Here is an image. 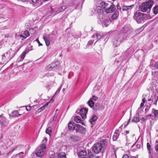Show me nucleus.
I'll return each instance as SVG.
<instances>
[{
  "instance_id": "29",
  "label": "nucleus",
  "mask_w": 158,
  "mask_h": 158,
  "mask_svg": "<svg viewBox=\"0 0 158 158\" xmlns=\"http://www.w3.org/2000/svg\"><path fill=\"white\" fill-rule=\"evenodd\" d=\"M118 10H116L112 15V18L113 19H115L118 16Z\"/></svg>"
},
{
  "instance_id": "45",
  "label": "nucleus",
  "mask_w": 158,
  "mask_h": 158,
  "mask_svg": "<svg viewBox=\"0 0 158 158\" xmlns=\"http://www.w3.org/2000/svg\"><path fill=\"white\" fill-rule=\"evenodd\" d=\"M11 158H22V156H20V154H17L12 157Z\"/></svg>"
},
{
  "instance_id": "28",
  "label": "nucleus",
  "mask_w": 158,
  "mask_h": 158,
  "mask_svg": "<svg viewBox=\"0 0 158 158\" xmlns=\"http://www.w3.org/2000/svg\"><path fill=\"white\" fill-rule=\"evenodd\" d=\"M153 13L155 15H156L158 13V5H156L152 8Z\"/></svg>"
},
{
  "instance_id": "13",
  "label": "nucleus",
  "mask_w": 158,
  "mask_h": 158,
  "mask_svg": "<svg viewBox=\"0 0 158 158\" xmlns=\"http://www.w3.org/2000/svg\"><path fill=\"white\" fill-rule=\"evenodd\" d=\"M95 12L98 13H102L103 12L102 7L99 2H98L95 7L94 8Z\"/></svg>"
},
{
  "instance_id": "9",
  "label": "nucleus",
  "mask_w": 158,
  "mask_h": 158,
  "mask_svg": "<svg viewBox=\"0 0 158 158\" xmlns=\"http://www.w3.org/2000/svg\"><path fill=\"white\" fill-rule=\"evenodd\" d=\"M88 110L85 108H83L80 110L77 109L76 111V113L80 114L83 119H85L86 117V114Z\"/></svg>"
},
{
  "instance_id": "19",
  "label": "nucleus",
  "mask_w": 158,
  "mask_h": 158,
  "mask_svg": "<svg viewBox=\"0 0 158 158\" xmlns=\"http://www.w3.org/2000/svg\"><path fill=\"white\" fill-rule=\"evenodd\" d=\"M78 156L80 158L87 156V153L85 151L82 150L79 152L78 154Z\"/></svg>"
},
{
  "instance_id": "4",
  "label": "nucleus",
  "mask_w": 158,
  "mask_h": 158,
  "mask_svg": "<svg viewBox=\"0 0 158 158\" xmlns=\"http://www.w3.org/2000/svg\"><path fill=\"white\" fill-rule=\"evenodd\" d=\"M14 56V52L10 49L2 55L1 62L2 64H6Z\"/></svg>"
},
{
  "instance_id": "7",
  "label": "nucleus",
  "mask_w": 158,
  "mask_h": 158,
  "mask_svg": "<svg viewBox=\"0 0 158 158\" xmlns=\"http://www.w3.org/2000/svg\"><path fill=\"white\" fill-rule=\"evenodd\" d=\"M134 6V5L128 6H123L121 8L118 4L117 8L118 9L120 10L122 9L123 11H126L127 15H129L131 13V10L133 8Z\"/></svg>"
},
{
  "instance_id": "3",
  "label": "nucleus",
  "mask_w": 158,
  "mask_h": 158,
  "mask_svg": "<svg viewBox=\"0 0 158 158\" xmlns=\"http://www.w3.org/2000/svg\"><path fill=\"white\" fill-rule=\"evenodd\" d=\"M154 2L152 0H149L143 3L139 6V10L143 12H149L153 5Z\"/></svg>"
},
{
  "instance_id": "32",
  "label": "nucleus",
  "mask_w": 158,
  "mask_h": 158,
  "mask_svg": "<svg viewBox=\"0 0 158 158\" xmlns=\"http://www.w3.org/2000/svg\"><path fill=\"white\" fill-rule=\"evenodd\" d=\"M70 138L71 139H72L74 141L78 140L79 139L78 136L75 135H72L71 136Z\"/></svg>"
},
{
  "instance_id": "63",
  "label": "nucleus",
  "mask_w": 158,
  "mask_h": 158,
  "mask_svg": "<svg viewBox=\"0 0 158 158\" xmlns=\"http://www.w3.org/2000/svg\"><path fill=\"white\" fill-rule=\"evenodd\" d=\"M143 29V27H141L138 30L139 31H141Z\"/></svg>"
},
{
  "instance_id": "52",
  "label": "nucleus",
  "mask_w": 158,
  "mask_h": 158,
  "mask_svg": "<svg viewBox=\"0 0 158 158\" xmlns=\"http://www.w3.org/2000/svg\"><path fill=\"white\" fill-rule=\"evenodd\" d=\"M144 103L142 102L140 105V107L139 108V109L140 108H141L144 106Z\"/></svg>"
},
{
  "instance_id": "17",
  "label": "nucleus",
  "mask_w": 158,
  "mask_h": 158,
  "mask_svg": "<svg viewBox=\"0 0 158 158\" xmlns=\"http://www.w3.org/2000/svg\"><path fill=\"white\" fill-rule=\"evenodd\" d=\"M74 121L77 123H81L82 125H85V123L84 122H81L82 120L80 116H75L74 118Z\"/></svg>"
},
{
  "instance_id": "20",
  "label": "nucleus",
  "mask_w": 158,
  "mask_h": 158,
  "mask_svg": "<svg viewBox=\"0 0 158 158\" xmlns=\"http://www.w3.org/2000/svg\"><path fill=\"white\" fill-rule=\"evenodd\" d=\"M119 135V132L118 131H115L113 137V141H116Z\"/></svg>"
},
{
  "instance_id": "48",
  "label": "nucleus",
  "mask_w": 158,
  "mask_h": 158,
  "mask_svg": "<svg viewBox=\"0 0 158 158\" xmlns=\"http://www.w3.org/2000/svg\"><path fill=\"white\" fill-rule=\"evenodd\" d=\"M91 98H92V100H93L94 101H96L97 100L98 98L94 95Z\"/></svg>"
},
{
  "instance_id": "54",
  "label": "nucleus",
  "mask_w": 158,
  "mask_h": 158,
  "mask_svg": "<svg viewBox=\"0 0 158 158\" xmlns=\"http://www.w3.org/2000/svg\"><path fill=\"white\" fill-rule=\"evenodd\" d=\"M148 153V157L149 158H153L151 154V152H150V153Z\"/></svg>"
},
{
  "instance_id": "30",
  "label": "nucleus",
  "mask_w": 158,
  "mask_h": 158,
  "mask_svg": "<svg viewBox=\"0 0 158 158\" xmlns=\"http://www.w3.org/2000/svg\"><path fill=\"white\" fill-rule=\"evenodd\" d=\"M66 157V155L64 152H61L58 154V158H64Z\"/></svg>"
},
{
  "instance_id": "61",
  "label": "nucleus",
  "mask_w": 158,
  "mask_h": 158,
  "mask_svg": "<svg viewBox=\"0 0 158 158\" xmlns=\"http://www.w3.org/2000/svg\"><path fill=\"white\" fill-rule=\"evenodd\" d=\"M155 150L157 152H158V144L156 146Z\"/></svg>"
},
{
  "instance_id": "12",
  "label": "nucleus",
  "mask_w": 158,
  "mask_h": 158,
  "mask_svg": "<svg viewBox=\"0 0 158 158\" xmlns=\"http://www.w3.org/2000/svg\"><path fill=\"white\" fill-rule=\"evenodd\" d=\"M115 6L113 4H111L106 9L105 11L107 13H110L113 12L115 10Z\"/></svg>"
},
{
  "instance_id": "8",
  "label": "nucleus",
  "mask_w": 158,
  "mask_h": 158,
  "mask_svg": "<svg viewBox=\"0 0 158 158\" xmlns=\"http://www.w3.org/2000/svg\"><path fill=\"white\" fill-rule=\"evenodd\" d=\"M101 15L102 18L100 19L98 21V22L99 23H101L103 26L106 27L111 22L107 17L104 16L102 15Z\"/></svg>"
},
{
  "instance_id": "10",
  "label": "nucleus",
  "mask_w": 158,
  "mask_h": 158,
  "mask_svg": "<svg viewBox=\"0 0 158 158\" xmlns=\"http://www.w3.org/2000/svg\"><path fill=\"white\" fill-rule=\"evenodd\" d=\"M0 125L2 127L6 126L9 124L8 121L6 119L3 114L0 116Z\"/></svg>"
},
{
  "instance_id": "55",
  "label": "nucleus",
  "mask_w": 158,
  "mask_h": 158,
  "mask_svg": "<svg viewBox=\"0 0 158 158\" xmlns=\"http://www.w3.org/2000/svg\"><path fill=\"white\" fill-rule=\"evenodd\" d=\"M56 116L55 115L53 117V118L52 122H53L54 121H56Z\"/></svg>"
},
{
  "instance_id": "16",
  "label": "nucleus",
  "mask_w": 158,
  "mask_h": 158,
  "mask_svg": "<svg viewBox=\"0 0 158 158\" xmlns=\"http://www.w3.org/2000/svg\"><path fill=\"white\" fill-rule=\"evenodd\" d=\"M102 36L103 35L102 33L99 32H98L96 33L95 34H94L92 35V38H96V39H97V40H98L101 39L102 37Z\"/></svg>"
},
{
  "instance_id": "41",
  "label": "nucleus",
  "mask_w": 158,
  "mask_h": 158,
  "mask_svg": "<svg viewBox=\"0 0 158 158\" xmlns=\"http://www.w3.org/2000/svg\"><path fill=\"white\" fill-rule=\"evenodd\" d=\"M152 74L154 78H157L158 77V72H152Z\"/></svg>"
},
{
  "instance_id": "1",
  "label": "nucleus",
  "mask_w": 158,
  "mask_h": 158,
  "mask_svg": "<svg viewBox=\"0 0 158 158\" xmlns=\"http://www.w3.org/2000/svg\"><path fill=\"white\" fill-rule=\"evenodd\" d=\"M128 28L127 27H124L122 29V31L123 33L120 34L117 37L113 39V44L114 47L119 46L121 42L126 38V33L128 32Z\"/></svg>"
},
{
  "instance_id": "42",
  "label": "nucleus",
  "mask_w": 158,
  "mask_h": 158,
  "mask_svg": "<svg viewBox=\"0 0 158 158\" xmlns=\"http://www.w3.org/2000/svg\"><path fill=\"white\" fill-rule=\"evenodd\" d=\"M141 143L139 142L138 143H136L133 145V146L135 145L136 148L138 149L140 148H141Z\"/></svg>"
},
{
  "instance_id": "11",
  "label": "nucleus",
  "mask_w": 158,
  "mask_h": 158,
  "mask_svg": "<svg viewBox=\"0 0 158 158\" xmlns=\"http://www.w3.org/2000/svg\"><path fill=\"white\" fill-rule=\"evenodd\" d=\"M76 131L77 132H79L82 134H85L86 132V129L83 127L78 124H76Z\"/></svg>"
},
{
  "instance_id": "40",
  "label": "nucleus",
  "mask_w": 158,
  "mask_h": 158,
  "mask_svg": "<svg viewBox=\"0 0 158 158\" xmlns=\"http://www.w3.org/2000/svg\"><path fill=\"white\" fill-rule=\"evenodd\" d=\"M147 148L148 150V152L150 153V152L151 151V146L149 143H147Z\"/></svg>"
},
{
  "instance_id": "47",
  "label": "nucleus",
  "mask_w": 158,
  "mask_h": 158,
  "mask_svg": "<svg viewBox=\"0 0 158 158\" xmlns=\"http://www.w3.org/2000/svg\"><path fill=\"white\" fill-rule=\"evenodd\" d=\"M52 84L51 83V84H50L49 83H48V84L46 86V87L48 89V90H49L50 89V87L52 86Z\"/></svg>"
},
{
  "instance_id": "51",
  "label": "nucleus",
  "mask_w": 158,
  "mask_h": 158,
  "mask_svg": "<svg viewBox=\"0 0 158 158\" xmlns=\"http://www.w3.org/2000/svg\"><path fill=\"white\" fill-rule=\"evenodd\" d=\"M93 42L92 41H89L87 44L88 45H92L93 44Z\"/></svg>"
},
{
  "instance_id": "43",
  "label": "nucleus",
  "mask_w": 158,
  "mask_h": 158,
  "mask_svg": "<svg viewBox=\"0 0 158 158\" xmlns=\"http://www.w3.org/2000/svg\"><path fill=\"white\" fill-rule=\"evenodd\" d=\"M88 155L87 156L88 158H93L94 157L92 153L91 152L88 153Z\"/></svg>"
},
{
  "instance_id": "57",
  "label": "nucleus",
  "mask_w": 158,
  "mask_h": 158,
  "mask_svg": "<svg viewBox=\"0 0 158 158\" xmlns=\"http://www.w3.org/2000/svg\"><path fill=\"white\" fill-rule=\"evenodd\" d=\"M141 120L143 122L145 121V118L142 117L141 118Z\"/></svg>"
},
{
  "instance_id": "38",
  "label": "nucleus",
  "mask_w": 158,
  "mask_h": 158,
  "mask_svg": "<svg viewBox=\"0 0 158 158\" xmlns=\"http://www.w3.org/2000/svg\"><path fill=\"white\" fill-rule=\"evenodd\" d=\"M23 35L26 37H28L30 36L29 33L27 30H26L24 31Z\"/></svg>"
},
{
  "instance_id": "2",
  "label": "nucleus",
  "mask_w": 158,
  "mask_h": 158,
  "mask_svg": "<svg viewBox=\"0 0 158 158\" xmlns=\"http://www.w3.org/2000/svg\"><path fill=\"white\" fill-rule=\"evenodd\" d=\"M107 144V141L106 139H101L98 143L94 145L93 151L94 153L97 154L100 152L103 153L104 151L105 146Z\"/></svg>"
},
{
  "instance_id": "14",
  "label": "nucleus",
  "mask_w": 158,
  "mask_h": 158,
  "mask_svg": "<svg viewBox=\"0 0 158 158\" xmlns=\"http://www.w3.org/2000/svg\"><path fill=\"white\" fill-rule=\"evenodd\" d=\"M67 7L66 6H64L62 7L58 6L56 7L54 11H55L56 14H58L60 12L63 11Z\"/></svg>"
},
{
  "instance_id": "24",
  "label": "nucleus",
  "mask_w": 158,
  "mask_h": 158,
  "mask_svg": "<svg viewBox=\"0 0 158 158\" xmlns=\"http://www.w3.org/2000/svg\"><path fill=\"white\" fill-rule=\"evenodd\" d=\"M100 4L101 6L102 7L103 9H104L106 10V9L108 7V3L104 2H98Z\"/></svg>"
},
{
  "instance_id": "26",
  "label": "nucleus",
  "mask_w": 158,
  "mask_h": 158,
  "mask_svg": "<svg viewBox=\"0 0 158 158\" xmlns=\"http://www.w3.org/2000/svg\"><path fill=\"white\" fill-rule=\"evenodd\" d=\"M11 115L13 117L20 116L21 115V114H18V110H15L13 111L11 113Z\"/></svg>"
},
{
  "instance_id": "23",
  "label": "nucleus",
  "mask_w": 158,
  "mask_h": 158,
  "mask_svg": "<svg viewBox=\"0 0 158 158\" xmlns=\"http://www.w3.org/2000/svg\"><path fill=\"white\" fill-rule=\"evenodd\" d=\"M97 119V117L95 115H93L92 116V118L90 119V122L92 125H94L95 124Z\"/></svg>"
},
{
  "instance_id": "60",
  "label": "nucleus",
  "mask_w": 158,
  "mask_h": 158,
  "mask_svg": "<svg viewBox=\"0 0 158 158\" xmlns=\"http://www.w3.org/2000/svg\"><path fill=\"white\" fill-rule=\"evenodd\" d=\"M61 89V88H59V89H58L56 91V93H59L60 90Z\"/></svg>"
},
{
  "instance_id": "22",
  "label": "nucleus",
  "mask_w": 158,
  "mask_h": 158,
  "mask_svg": "<svg viewBox=\"0 0 158 158\" xmlns=\"http://www.w3.org/2000/svg\"><path fill=\"white\" fill-rule=\"evenodd\" d=\"M152 112L154 116V118L155 119H158V110H156L154 109H152Z\"/></svg>"
},
{
  "instance_id": "36",
  "label": "nucleus",
  "mask_w": 158,
  "mask_h": 158,
  "mask_svg": "<svg viewBox=\"0 0 158 158\" xmlns=\"http://www.w3.org/2000/svg\"><path fill=\"white\" fill-rule=\"evenodd\" d=\"M112 154L111 156L113 158H117L116 151L114 149L113 151H112Z\"/></svg>"
},
{
  "instance_id": "18",
  "label": "nucleus",
  "mask_w": 158,
  "mask_h": 158,
  "mask_svg": "<svg viewBox=\"0 0 158 158\" xmlns=\"http://www.w3.org/2000/svg\"><path fill=\"white\" fill-rule=\"evenodd\" d=\"M48 103H46L45 105H44L43 106L40 107L39 109H38L36 111L35 114H37L44 110L45 109V107H46L48 106Z\"/></svg>"
},
{
  "instance_id": "21",
  "label": "nucleus",
  "mask_w": 158,
  "mask_h": 158,
  "mask_svg": "<svg viewBox=\"0 0 158 158\" xmlns=\"http://www.w3.org/2000/svg\"><path fill=\"white\" fill-rule=\"evenodd\" d=\"M26 53L25 52H23L21 55L18 58L17 60L19 62L22 61L25 56Z\"/></svg>"
},
{
  "instance_id": "46",
  "label": "nucleus",
  "mask_w": 158,
  "mask_h": 158,
  "mask_svg": "<svg viewBox=\"0 0 158 158\" xmlns=\"http://www.w3.org/2000/svg\"><path fill=\"white\" fill-rule=\"evenodd\" d=\"M158 99V97H157V98L156 97H155V98H154V97L153 98H152V102H153L154 101V100L155 101V102L154 103V104H156V102H157Z\"/></svg>"
},
{
  "instance_id": "50",
  "label": "nucleus",
  "mask_w": 158,
  "mask_h": 158,
  "mask_svg": "<svg viewBox=\"0 0 158 158\" xmlns=\"http://www.w3.org/2000/svg\"><path fill=\"white\" fill-rule=\"evenodd\" d=\"M31 107L30 106H27L26 107V109L27 111H29L31 110Z\"/></svg>"
},
{
  "instance_id": "62",
  "label": "nucleus",
  "mask_w": 158,
  "mask_h": 158,
  "mask_svg": "<svg viewBox=\"0 0 158 158\" xmlns=\"http://www.w3.org/2000/svg\"><path fill=\"white\" fill-rule=\"evenodd\" d=\"M146 101V100L145 98H143L142 99V102L145 103Z\"/></svg>"
},
{
  "instance_id": "56",
  "label": "nucleus",
  "mask_w": 158,
  "mask_h": 158,
  "mask_svg": "<svg viewBox=\"0 0 158 158\" xmlns=\"http://www.w3.org/2000/svg\"><path fill=\"white\" fill-rule=\"evenodd\" d=\"M27 38V37H26L25 36H24L23 35H22V37L21 38V40H24L25 39H26Z\"/></svg>"
},
{
  "instance_id": "37",
  "label": "nucleus",
  "mask_w": 158,
  "mask_h": 158,
  "mask_svg": "<svg viewBox=\"0 0 158 158\" xmlns=\"http://www.w3.org/2000/svg\"><path fill=\"white\" fill-rule=\"evenodd\" d=\"M55 74L53 72H49L48 73H47L45 74V76L47 77H49L51 76H53Z\"/></svg>"
},
{
  "instance_id": "6",
  "label": "nucleus",
  "mask_w": 158,
  "mask_h": 158,
  "mask_svg": "<svg viewBox=\"0 0 158 158\" xmlns=\"http://www.w3.org/2000/svg\"><path fill=\"white\" fill-rule=\"evenodd\" d=\"M144 15L141 13L136 11L135 13L134 16V19L138 23H141L145 19Z\"/></svg>"
},
{
  "instance_id": "15",
  "label": "nucleus",
  "mask_w": 158,
  "mask_h": 158,
  "mask_svg": "<svg viewBox=\"0 0 158 158\" xmlns=\"http://www.w3.org/2000/svg\"><path fill=\"white\" fill-rule=\"evenodd\" d=\"M76 124L73 121H71L68 124V129L69 130H73L75 127Z\"/></svg>"
},
{
  "instance_id": "25",
  "label": "nucleus",
  "mask_w": 158,
  "mask_h": 158,
  "mask_svg": "<svg viewBox=\"0 0 158 158\" xmlns=\"http://www.w3.org/2000/svg\"><path fill=\"white\" fill-rule=\"evenodd\" d=\"M87 104H88L89 106L91 108H93L94 106V103L92 100V98H90L89 100L87 102Z\"/></svg>"
},
{
  "instance_id": "64",
  "label": "nucleus",
  "mask_w": 158,
  "mask_h": 158,
  "mask_svg": "<svg viewBox=\"0 0 158 158\" xmlns=\"http://www.w3.org/2000/svg\"><path fill=\"white\" fill-rule=\"evenodd\" d=\"M80 158H88V157L87 156H86L82 157Z\"/></svg>"
},
{
  "instance_id": "39",
  "label": "nucleus",
  "mask_w": 158,
  "mask_h": 158,
  "mask_svg": "<svg viewBox=\"0 0 158 158\" xmlns=\"http://www.w3.org/2000/svg\"><path fill=\"white\" fill-rule=\"evenodd\" d=\"M122 158H136V157L135 156H128L127 154H125L123 156Z\"/></svg>"
},
{
  "instance_id": "49",
  "label": "nucleus",
  "mask_w": 158,
  "mask_h": 158,
  "mask_svg": "<svg viewBox=\"0 0 158 158\" xmlns=\"http://www.w3.org/2000/svg\"><path fill=\"white\" fill-rule=\"evenodd\" d=\"M31 1L33 4H36L38 2L39 0H31Z\"/></svg>"
},
{
  "instance_id": "5",
  "label": "nucleus",
  "mask_w": 158,
  "mask_h": 158,
  "mask_svg": "<svg viewBox=\"0 0 158 158\" xmlns=\"http://www.w3.org/2000/svg\"><path fill=\"white\" fill-rule=\"evenodd\" d=\"M46 145L44 144L39 145L37 148L35 154L37 156H43L46 151Z\"/></svg>"
},
{
  "instance_id": "44",
  "label": "nucleus",
  "mask_w": 158,
  "mask_h": 158,
  "mask_svg": "<svg viewBox=\"0 0 158 158\" xmlns=\"http://www.w3.org/2000/svg\"><path fill=\"white\" fill-rule=\"evenodd\" d=\"M52 68H53L52 67V66L51 64H50L48 65L47 66L45 67V69L46 70H50Z\"/></svg>"
},
{
  "instance_id": "33",
  "label": "nucleus",
  "mask_w": 158,
  "mask_h": 158,
  "mask_svg": "<svg viewBox=\"0 0 158 158\" xmlns=\"http://www.w3.org/2000/svg\"><path fill=\"white\" fill-rule=\"evenodd\" d=\"M45 132L47 134L50 135L52 133V128L50 127H48L46 130Z\"/></svg>"
},
{
  "instance_id": "35",
  "label": "nucleus",
  "mask_w": 158,
  "mask_h": 158,
  "mask_svg": "<svg viewBox=\"0 0 158 158\" xmlns=\"http://www.w3.org/2000/svg\"><path fill=\"white\" fill-rule=\"evenodd\" d=\"M51 64L52 66V67L53 68H54L58 65L59 64V63L57 61H54Z\"/></svg>"
},
{
  "instance_id": "58",
  "label": "nucleus",
  "mask_w": 158,
  "mask_h": 158,
  "mask_svg": "<svg viewBox=\"0 0 158 158\" xmlns=\"http://www.w3.org/2000/svg\"><path fill=\"white\" fill-rule=\"evenodd\" d=\"M129 133V131H125V132L124 133V134L125 135H127V134H128Z\"/></svg>"
},
{
  "instance_id": "27",
  "label": "nucleus",
  "mask_w": 158,
  "mask_h": 158,
  "mask_svg": "<svg viewBox=\"0 0 158 158\" xmlns=\"http://www.w3.org/2000/svg\"><path fill=\"white\" fill-rule=\"evenodd\" d=\"M93 109L94 110L96 111L101 109V107L99 104L97 103L95 104Z\"/></svg>"
},
{
  "instance_id": "53",
  "label": "nucleus",
  "mask_w": 158,
  "mask_h": 158,
  "mask_svg": "<svg viewBox=\"0 0 158 158\" xmlns=\"http://www.w3.org/2000/svg\"><path fill=\"white\" fill-rule=\"evenodd\" d=\"M154 67L158 69V61L155 63Z\"/></svg>"
},
{
  "instance_id": "34",
  "label": "nucleus",
  "mask_w": 158,
  "mask_h": 158,
  "mask_svg": "<svg viewBox=\"0 0 158 158\" xmlns=\"http://www.w3.org/2000/svg\"><path fill=\"white\" fill-rule=\"evenodd\" d=\"M131 121L136 123L139 122V120L138 117L136 116H134L133 118V119H132Z\"/></svg>"
},
{
  "instance_id": "59",
  "label": "nucleus",
  "mask_w": 158,
  "mask_h": 158,
  "mask_svg": "<svg viewBox=\"0 0 158 158\" xmlns=\"http://www.w3.org/2000/svg\"><path fill=\"white\" fill-rule=\"evenodd\" d=\"M22 34H19L18 35H17V34H16V35L17 36H18V37L19 38H22Z\"/></svg>"
},
{
  "instance_id": "31",
  "label": "nucleus",
  "mask_w": 158,
  "mask_h": 158,
  "mask_svg": "<svg viewBox=\"0 0 158 158\" xmlns=\"http://www.w3.org/2000/svg\"><path fill=\"white\" fill-rule=\"evenodd\" d=\"M43 39L45 41L46 45L48 46L50 45V41L49 40L48 38L46 36H44L43 37Z\"/></svg>"
}]
</instances>
